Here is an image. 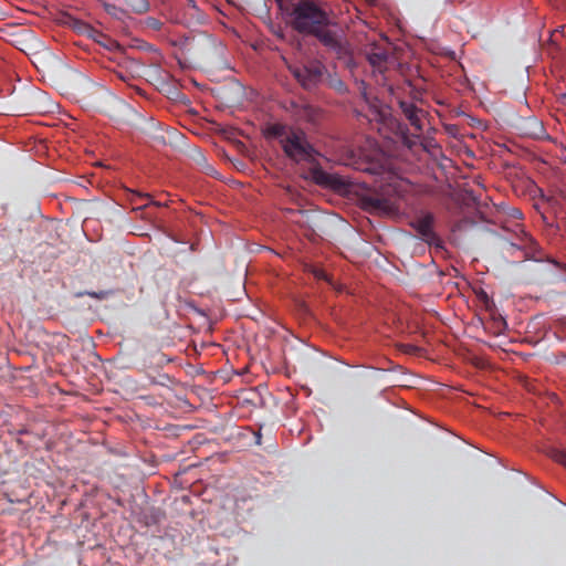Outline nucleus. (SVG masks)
<instances>
[{
	"label": "nucleus",
	"mask_w": 566,
	"mask_h": 566,
	"mask_svg": "<svg viewBox=\"0 0 566 566\" xmlns=\"http://www.w3.org/2000/svg\"><path fill=\"white\" fill-rule=\"evenodd\" d=\"M291 17V25L298 33L313 35L337 59L350 55V45L343 31L334 23L316 0H275Z\"/></svg>",
	"instance_id": "obj_1"
},
{
	"label": "nucleus",
	"mask_w": 566,
	"mask_h": 566,
	"mask_svg": "<svg viewBox=\"0 0 566 566\" xmlns=\"http://www.w3.org/2000/svg\"><path fill=\"white\" fill-rule=\"evenodd\" d=\"M181 49L190 57H199L209 62L221 57L224 52L222 42L206 32L185 36L181 41Z\"/></svg>",
	"instance_id": "obj_2"
},
{
	"label": "nucleus",
	"mask_w": 566,
	"mask_h": 566,
	"mask_svg": "<svg viewBox=\"0 0 566 566\" xmlns=\"http://www.w3.org/2000/svg\"><path fill=\"white\" fill-rule=\"evenodd\" d=\"M281 146L285 155L295 163L313 164L318 155V151L307 140L306 134L301 129L291 128L285 138L281 139Z\"/></svg>",
	"instance_id": "obj_3"
},
{
	"label": "nucleus",
	"mask_w": 566,
	"mask_h": 566,
	"mask_svg": "<svg viewBox=\"0 0 566 566\" xmlns=\"http://www.w3.org/2000/svg\"><path fill=\"white\" fill-rule=\"evenodd\" d=\"M289 70L306 91L316 88L322 83L326 71L325 65L318 61H312L304 65L290 66Z\"/></svg>",
	"instance_id": "obj_4"
},
{
	"label": "nucleus",
	"mask_w": 566,
	"mask_h": 566,
	"mask_svg": "<svg viewBox=\"0 0 566 566\" xmlns=\"http://www.w3.org/2000/svg\"><path fill=\"white\" fill-rule=\"evenodd\" d=\"M434 216L430 212L420 216L413 223V228L421 239L429 245L442 248V240L433 230Z\"/></svg>",
	"instance_id": "obj_5"
},
{
	"label": "nucleus",
	"mask_w": 566,
	"mask_h": 566,
	"mask_svg": "<svg viewBox=\"0 0 566 566\" xmlns=\"http://www.w3.org/2000/svg\"><path fill=\"white\" fill-rule=\"evenodd\" d=\"M365 56L375 71L384 73L387 70L389 53L386 48L373 44L365 50Z\"/></svg>",
	"instance_id": "obj_6"
},
{
	"label": "nucleus",
	"mask_w": 566,
	"mask_h": 566,
	"mask_svg": "<svg viewBox=\"0 0 566 566\" xmlns=\"http://www.w3.org/2000/svg\"><path fill=\"white\" fill-rule=\"evenodd\" d=\"M399 108L405 117L409 120L410 125L416 132L422 133V117L426 112L422 108H418L413 103L407 101L399 102Z\"/></svg>",
	"instance_id": "obj_7"
},
{
	"label": "nucleus",
	"mask_w": 566,
	"mask_h": 566,
	"mask_svg": "<svg viewBox=\"0 0 566 566\" xmlns=\"http://www.w3.org/2000/svg\"><path fill=\"white\" fill-rule=\"evenodd\" d=\"M291 112L298 120H304L307 123H316L321 117L319 108L308 104V103H291Z\"/></svg>",
	"instance_id": "obj_8"
},
{
	"label": "nucleus",
	"mask_w": 566,
	"mask_h": 566,
	"mask_svg": "<svg viewBox=\"0 0 566 566\" xmlns=\"http://www.w3.org/2000/svg\"><path fill=\"white\" fill-rule=\"evenodd\" d=\"M312 177L316 184L331 187L333 189L338 190L346 186V181L342 177L326 172L321 167H314L312 169Z\"/></svg>",
	"instance_id": "obj_9"
},
{
	"label": "nucleus",
	"mask_w": 566,
	"mask_h": 566,
	"mask_svg": "<svg viewBox=\"0 0 566 566\" xmlns=\"http://www.w3.org/2000/svg\"><path fill=\"white\" fill-rule=\"evenodd\" d=\"M364 205L371 211L387 212L391 209L390 201L378 196H368L364 199Z\"/></svg>",
	"instance_id": "obj_10"
},
{
	"label": "nucleus",
	"mask_w": 566,
	"mask_h": 566,
	"mask_svg": "<svg viewBox=\"0 0 566 566\" xmlns=\"http://www.w3.org/2000/svg\"><path fill=\"white\" fill-rule=\"evenodd\" d=\"M512 245L518 249L530 250L532 253L539 251L537 241L526 231L522 230L521 234L517 235V242Z\"/></svg>",
	"instance_id": "obj_11"
},
{
	"label": "nucleus",
	"mask_w": 566,
	"mask_h": 566,
	"mask_svg": "<svg viewBox=\"0 0 566 566\" xmlns=\"http://www.w3.org/2000/svg\"><path fill=\"white\" fill-rule=\"evenodd\" d=\"M343 164L346 166H350L359 171L374 172L371 165L366 160H363L361 158L357 157V155L354 154L353 151L344 159Z\"/></svg>",
	"instance_id": "obj_12"
},
{
	"label": "nucleus",
	"mask_w": 566,
	"mask_h": 566,
	"mask_svg": "<svg viewBox=\"0 0 566 566\" xmlns=\"http://www.w3.org/2000/svg\"><path fill=\"white\" fill-rule=\"evenodd\" d=\"M125 4L137 14L146 13L149 10L148 0H124Z\"/></svg>",
	"instance_id": "obj_13"
},
{
	"label": "nucleus",
	"mask_w": 566,
	"mask_h": 566,
	"mask_svg": "<svg viewBox=\"0 0 566 566\" xmlns=\"http://www.w3.org/2000/svg\"><path fill=\"white\" fill-rule=\"evenodd\" d=\"M291 128H287L285 125L282 124H273L268 127V135L271 137L283 139L289 134V130Z\"/></svg>",
	"instance_id": "obj_14"
},
{
	"label": "nucleus",
	"mask_w": 566,
	"mask_h": 566,
	"mask_svg": "<svg viewBox=\"0 0 566 566\" xmlns=\"http://www.w3.org/2000/svg\"><path fill=\"white\" fill-rule=\"evenodd\" d=\"M551 457L558 463L563 464L566 468V450L553 449L551 451Z\"/></svg>",
	"instance_id": "obj_15"
},
{
	"label": "nucleus",
	"mask_w": 566,
	"mask_h": 566,
	"mask_svg": "<svg viewBox=\"0 0 566 566\" xmlns=\"http://www.w3.org/2000/svg\"><path fill=\"white\" fill-rule=\"evenodd\" d=\"M420 134H421V133L417 132V134H413V135H411V136H409V135H403V144H405L408 148L413 147L415 145H417L418 139L420 138Z\"/></svg>",
	"instance_id": "obj_16"
},
{
	"label": "nucleus",
	"mask_w": 566,
	"mask_h": 566,
	"mask_svg": "<svg viewBox=\"0 0 566 566\" xmlns=\"http://www.w3.org/2000/svg\"><path fill=\"white\" fill-rule=\"evenodd\" d=\"M329 85L339 93H343L346 91L345 84L342 80H338V78L331 80Z\"/></svg>",
	"instance_id": "obj_17"
},
{
	"label": "nucleus",
	"mask_w": 566,
	"mask_h": 566,
	"mask_svg": "<svg viewBox=\"0 0 566 566\" xmlns=\"http://www.w3.org/2000/svg\"><path fill=\"white\" fill-rule=\"evenodd\" d=\"M547 261L558 269L562 274H566V263H562L556 259H547Z\"/></svg>",
	"instance_id": "obj_18"
},
{
	"label": "nucleus",
	"mask_w": 566,
	"mask_h": 566,
	"mask_svg": "<svg viewBox=\"0 0 566 566\" xmlns=\"http://www.w3.org/2000/svg\"><path fill=\"white\" fill-rule=\"evenodd\" d=\"M104 8H105L106 12L112 15H116L117 11L119 10L115 4H111V3H105Z\"/></svg>",
	"instance_id": "obj_19"
},
{
	"label": "nucleus",
	"mask_w": 566,
	"mask_h": 566,
	"mask_svg": "<svg viewBox=\"0 0 566 566\" xmlns=\"http://www.w3.org/2000/svg\"><path fill=\"white\" fill-rule=\"evenodd\" d=\"M86 295L96 300H102L106 296V292H86Z\"/></svg>",
	"instance_id": "obj_20"
},
{
	"label": "nucleus",
	"mask_w": 566,
	"mask_h": 566,
	"mask_svg": "<svg viewBox=\"0 0 566 566\" xmlns=\"http://www.w3.org/2000/svg\"><path fill=\"white\" fill-rule=\"evenodd\" d=\"M76 24H78V30H87L91 29V27L84 22L77 21Z\"/></svg>",
	"instance_id": "obj_21"
},
{
	"label": "nucleus",
	"mask_w": 566,
	"mask_h": 566,
	"mask_svg": "<svg viewBox=\"0 0 566 566\" xmlns=\"http://www.w3.org/2000/svg\"><path fill=\"white\" fill-rule=\"evenodd\" d=\"M315 275L319 280H326V281L328 280L327 275L323 271H317Z\"/></svg>",
	"instance_id": "obj_22"
},
{
	"label": "nucleus",
	"mask_w": 566,
	"mask_h": 566,
	"mask_svg": "<svg viewBox=\"0 0 566 566\" xmlns=\"http://www.w3.org/2000/svg\"><path fill=\"white\" fill-rule=\"evenodd\" d=\"M541 219L547 227H553V223L548 222L547 217L545 214L542 213Z\"/></svg>",
	"instance_id": "obj_23"
},
{
	"label": "nucleus",
	"mask_w": 566,
	"mask_h": 566,
	"mask_svg": "<svg viewBox=\"0 0 566 566\" xmlns=\"http://www.w3.org/2000/svg\"><path fill=\"white\" fill-rule=\"evenodd\" d=\"M534 125H535V127L537 128L538 133H542V132H543V126H542V124H539L538 122L534 120Z\"/></svg>",
	"instance_id": "obj_24"
},
{
	"label": "nucleus",
	"mask_w": 566,
	"mask_h": 566,
	"mask_svg": "<svg viewBox=\"0 0 566 566\" xmlns=\"http://www.w3.org/2000/svg\"><path fill=\"white\" fill-rule=\"evenodd\" d=\"M512 216H513V217H515V218H521L522 212H521L520 210H517V209H516V210H514V212L512 213Z\"/></svg>",
	"instance_id": "obj_25"
},
{
	"label": "nucleus",
	"mask_w": 566,
	"mask_h": 566,
	"mask_svg": "<svg viewBox=\"0 0 566 566\" xmlns=\"http://www.w3.org/2000/svg\"><path fill=\"white\" fill-rule=\"evenodd\" d=\"M406 347H407V349H406V350H407L408 353H411V352H413V350H416V349H417V348H416L415 346H412V345H408V346H406Z\"/></svg>",
	"instance_id": "obj_26"
}]
</instances>
